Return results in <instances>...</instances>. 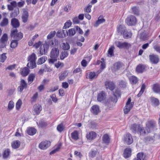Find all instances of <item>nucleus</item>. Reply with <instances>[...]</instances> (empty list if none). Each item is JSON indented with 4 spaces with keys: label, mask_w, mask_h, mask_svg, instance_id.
<instances>
[{
    "label": "nucleus",
    "mask_w": 160,
    "mask_h": 160,
    "mask_svg": "<svg viewBox=\"0 0 160 160\" xmlns=\"http://www.w3.org/2000/svg\"><path fill=\"white\" fill-rule=\"evenodd\" d=\"M125 21L128 25L132 26L135 25L137 23V20L134 16L130 15L127 18Z\"/></svg>",
    "instance_id": "0eeeda50"
},
{
    "label": "nucleus",
    "mask_w": 160,
    "mask_h": 160,
    "mask_svg": "<svg viewBox=\"0 0 160 160\" xmlns=\"http://www.w3.org/2000/svg\"><path fill=\"white\" fill-rule=\"evenodd\" d=\"M96 136V133L94 132H90L86 134V137L88 139L92 140L95 138Z\"/></svg>",
    "instance_id": "4be33fe9"
},
{
    "label": "nucleus",
    "mask_w": 160,
    "mask_h": 160,
    "mask_svg": "<svg viewBox=\"0 0 160 160\" xmlns=\"http://www.w3.org/2000/svg\"><path fill=\"white\" fill-rule=\"evenodd\" d=\"M11 24L12 27L15 28H18L20 24L19 20L16 18H12L11 20Z\"/></svg>",
    "instance_id": "f3484780"
},
{
    "label": "nucleus",
    "mask_w": 160,
    "mask_h": 160,
    "mask_svg": "<svg viewBox=\"0 0 160 160\" xmlns=\"http://www.w3.org/2000/svg\"><path fill=\"white\" fill-rule=\"evenodd\" d=\"M105 20L104 19L101 18L99 17L98 19V20L96 21L94 26L95 27H97L100 24L103 23L104 22Z\"/></svg>",
    "instance_id": "e433bc0d"
},
{
    "label": "nucleus",
    "mask_w": 160,
    "mask_h": 160,
    "mask_svg": "<svg viewBox=\"0 0 160 160\" xmlns=\"http://www.w3.org/2000/svg\"><path fill=\"white\" fill-rule=\"evenodd\" d=\"M149 59L151 62L153 64H157L159 61V58L158 55L152 54L149 56Z\"/></svg>",
    "instance_id": "9b49d317"
},
{
    "label": "nucleus",
    "mask_w": 160,
    "mask_h": 160,
    "mask_svg": "<svg viewBox=\"0 0 160 160\" xmlns=\"http://www.w3.org/2000/svg\"><path fill=\"white\" fill-rule=\"evenodd\" d=\"M37 123L39 127L42 128L45 127L47 125V123L44 121H40L39 122V123L37 122Z\"/></svg>",
    "instance_id": "6e6d98bb"
},
{
    "label": "nucleus",
    "mask_w": 160,
    "mask_h": 160,
    "mask_svg": "<svg viewBox=\"0 0 160 160\" xmlns=\"http://www.w3.org/2000/svg\"><path fill=\"white\" fill-rule=\"evenodd\" d=\"M59 54V50L58 48H53L50 52V57L51 58L48 60L50 63L53 64L57 60V58Z\"/></svg>",
    "instance_id": "f03ea898"
},
{
    "label": "nucleus",
    "mask_w": 160,
    "mask_h": 160,
    "mask_svg": "<svg viewBox=\"0 0 160 160\" xmlns=\"http://www.w3.org/2000/svg\"><path fill=\"white\" fill-rule=\"evenodd\" d=\"M133 13L137 15H139V10L138 8L137 7H133L131 8Z\"/></svg>",
    "instance_id": "a18cd8bd"
},
{
    "label": "nucleus",
    "mask_w": 160,
    "mask_h": 160,
    "mask_svg": "<svg viewBox=\"0 0 160 160\" xmlns=\"http://www.w3.org/2000/svg\"><path fill=\"white\" fill-rule=\"evenodd\" d=\"M131 150L130 148H126L123 153V156L125 158L129 157L131 155Z\"/></svg>",
    "instance_id": "7c9ffc66"
},
{
    "label": "nucleus",
    "mask_w": 160,
    "mask_h": 160,
    "mask_svg": "<svg viewBox=\"0 0 160 160\" xmlns=\"http://www.w3.org/2000/svg\"><path fill=\"white\" fill-rule=\"evenodd\" d=\"M113 96L114 97H109L107 100V102L108 103H110L111 102H113L116 103L118 100L117 97H120V91L117 89L115 90L114 92H113Z\"/></svg>",
    "instance_id": "423d86ee"
},
{
    "label": "nucleus",
    "mask_w": 160,
    "mask_h": 160,
    "mask_svg": "<svg viewBox=\"0 0 160 160\" xmlns=\"http://www.w3.org/2000/svg\"><path fill=\"white\" fill-rule=\"evenodd\" d=\"M122 67V64L119 62H117L114 64L112 69L114 71H116L119 70Z\"/></svg>",
    "instance_id": "cd10ccee"
},
{
    "label": "nucleus",
    "mask_w": 160,
    "mask_h": 160,
    "mask_svg": "<svg viewBox=\"0 0 160 160\" xmlns=\"http://www.w3.org/2000/svg\"><path fill=\"white\" fill-rule=\"evenodd\" d=\"M11 37L14 40L18 41L21 39L23 37V34L21 32H18L17 29L13 30L11 31Z\"/></svg>",
    "instance_id": "20e7f679"
},
{
    "label": "nucleus",
    "mask_w": 160,
    "mask_h": 160,
    "mask_svg": "<svg viewBox=\"0 0 160 160\" xmlns=\"http://www.w3.org/2000/svg\"><path fill=\"white\" fill-rule=\"evenodd\" d=\"M35 78V76L33 74H31L29 75L28 78V83L29 84H30L32 82Z\"/></svg>",
    "instance_id": "37998d69"
},
{
    "label": "nucleus",
    "mask_w": 160,
    "mask_h": 160,
    "mask_svg": "<svg viewBox=\"0 0 160 160\" xmlns=\"http://www.w3.org/2000/svg\"><path fill=\"white\" fill-rule=\"evenodd\" d=\"M140 127V125L138 124H133L131 126L130 129L133 132L136 133L138 132Z\"/></svg>",
    "instance_id": "412c9836"
},
{
    "label": "nucleus",
    "mask_w": 160,
    "mask_h": 160,
    "mask_svg": "<svg viewBox=\"0 0 160 160\" xmlns=\"http://www.w3.org/2000/svg\"><path fill=\"white\" fill-rule=\"evenodd\" d=\"M68 35V32L66 30H61L58 31L57 33V36L59 38H64Z\"/></svg>",
    "instance_id": "dca6fc26"
},
{
    "label": "nucleus",
    "mask_w": 160,
    "mask_h": 160,
    "mask_svg": "<svg viewBox=\"0 0 160 160\" xmlns=\"http://www.w3.org/2000/svg\"><path fill=\"white\" fill-rule=\"evenodd\" d=\"M22 101L20 99H19L16 103V108L17 110H19L22 104Z\"/></svg>",
    "instance_id": "680f3d73"
},
{
    "label": "nucleus",
    "mask_w": 160,
    "mask_h": 160,
    "mask_svg": "<svg viewBox=\"0 0 160 160\" xmlns=\"http://www.w3.org/2000/svg\"><path fill=\"white\" fill-rule=\"evenodd\" d=\"M68 55V53L67 51H64L62 52L60 55V58L62 60H63L65 58L67 57Z\"/></svg>",
    "instance_id": "13d9d810"
},
{
    "label": "nucleus",
    "mask_w": 160,
    "mask_h": 160,
    "mask_svg": "<svg viewBox=\"0 0 160 160\" xmlns=\"http://www.w3.org/2000/svg\"><path fill=\"white\" fill-rule=\"evenodd\" d=\"M64 129V127L62 124H60L58 125L57 127V130L59 132H61Z\"/></svg>",
    "instance_id": "e2e57ef3"
},
{
    "label": "nucleus",
    "mask_w": 160,
    "mask_h": 160,
    "mask_svg": "<svg viewBox=\"0 0 160 160\" xmlns=\"http://www.w3.org/2000/svg\"><path fill=\"white\" fill-rule=\"evenodd\" d=\"M98 75V72H89L88 74V78L89 79L92 80L96 78Z\"/></svg>",
    "instance_id": "473e14b6"
},
{
    "label": "nucleus",
    "mask_w": 160,
    "mask_h": 160,
    "mask_svg": "<svg viewBox=\"0 0 160 160\" xmlns=\"http://www.w3.org/2000/svg\"><path fill=\"white\" fill-rule=\"evenodd\" d=\"M152 89L153 92L157 93H160V86L158 84H155L153 85Z\"/></svg>",
    "instance_id": "c85d7f7f"
},
{
    "label": "nucleus",
    "mask_w": 160,
    "mask_h": 160,
    "mask_svg": "<svg viewBox=\"0 0 160 160\" xmlns=\"http://www.w3.org/2000/svg\"><path fill=\"white\" fill-rule=\"evenodd\" d=\"M47 59L46 57H42L38 59V62H37L38 64H41L44 63Z\"/></svg>",
    "instance_id": "603ef678"
},
{
    "label": "nucleus",
    "mask_w": 160,
    "mask_h": 160,
    "mask_svg": "<svg viewBox=\"0 0 160 160\" xmlns=\"http://www.w3.org/2000/svg\"><path fill=\"white\" fill-rule=\"evenodd\" d=\"M58 89V86H55L54 87L51 88L49 90L48 92H53Z\"/></svg>",
    "instance_id": "774afa93"
},
{
    "label": "nucleus",
    "mask_w": 160,
    "mask_h": 160,
    "mask_svg": "<svg viewBox=\"0 0 160 160\" xmlns=\"http://www.w3.org/2000/svg\"><path fill=\"white\" fill-rule=\"evenodd\" d=\"M20 142L18 140L13 141L12 143V146L13 148L17 149L20 146Z\"/></svg>",
    "instance_id": "c9c22d12"
},
{
    "label": "nucleus",
    "mask_w": 160,
    "mask_h": 160,
    "mask_svg": "<svg viewBox=\"0 0 160 160\" xmlns=\"http://www.w3.org/2000/svg\"><path fill=\"white\" fill-rule=\"evenodd\" d=\"M23 11L22 16V22L24 23H26L28 20L29 16L28 13V12L24 9H23Z\"/></svg>",
    "instance_id": "2eb2a0df"
},
{
    "label": "nucleus",
    "mask_w": 160,
    "mask_h": 160,
    "mask_svg": "<svg viewBox=\"0 0 160 160\" xmlns=\"http://www.w3.org/2000/svg\"><path fill=\"white\" fill-rule=\"evenodd\" d=\"M115 45L119 48L128 49L131 46L130 43L126 42H122L119 41H116L115 42Z\"/></svg>",
    "instance_id": "39448f33"
},
{
    "label": "nucleus",
    "mask_w": 160,
    "mask_h": 160,
    "mask_svg": "<svg viewBox=\"0 0 160 160\" xmlns=\"http://www.w3.org/2000/svg\"><path fill=\"white\" fill-rule=\"evenodd\" d=\"M62 48L64 50H68L70 49V46L68 42H63L62 45Z\"/></svg>",
    "instance_id": "09e8293b"
},
{
    "label": "nucleus",
    "mask_w": 160,
    "mask_h": 160,
    "mask_svg": "<svg viewBox=\"0 0 160 160\" xmlns=\"http://www.w3.org/2000/svg\"><path fill=\"white\" fill-rule=\"evenodd\" d=\"M76 32L74 28H71L68 30V35L70 36H73L75 34Z\"/></svg>",
    "instance_id": "052dcab7"
},
{
    "label": "nucleus",
    "mask_w": 160,
    "mask_h": 160,
    "mask_svg": "<svg viewBox=\"0 0 160 160\" xmlns=\"http://www.w3.org/2000/svg\"><path fill=\"white\" fill-rule=\"evenodd\" d=\"M37 58L36 55L34 53H32L28 58V63L27 66L31 68H33L36 66V60Z\"/></svg>",
    "instance_id": "7ed1b4c3"
},
{
    "label": "nucleus",
    "mask_w": 160,
    "mask_h": 160,
    "mask_svg": "<svg viewBox=\"0 0 160 160\" xmlns=\"http://www.w3.org/2000/svg\"><path fill=\"white\" fill-rule=\"evenodd\" d=\"M156 127V124L154 121H149L146 124V130L149 133L155 128Z\"/></svg>",
    "instance_id": "6e6552de"
},
{
    "label": "nucleus",
    "mask_w": 160,
    "mask_h": 160,
    "mask_svg": "<svg viewBox=\"0 0 160 160\" xmlns=\"http://www.w3.org/2000/svg\"><path fill=\"white\" fill-rule=\"evenodd\" d=\"M18 41L16 40H14L11 42L10 46L11 48H16L18 44Z\"/></svg>",
    "instance_id": "5fc2aeb1"
},
{
    "label": "nucleus",
    "mask_w": 160,
    "mask_h": 160,
    "mask_svg": "<svg viewBox=\"0 0 160 160\" xmlns=\"http://www.w3.org/2000/svg\"><path fill=\"white\" fill-rule=\"evenodd\" d=\"M8 23V19L4 18L0 23V26L2 27H4L7 25Z\"/></svg>",
    "instance_id": "c03bdc74"
},
{
    "label": "nucleus",
    "mask_w": 160,
    "mask_h": 160,
    "mask_svg": "<svg viewBox=\"0 0 160 160\" xmlns=\"http://www.w3.org/2000/svg\"><path fill=\"white\" fill-rule=\"evenodd\" d=\"M130 82L132 83L136 84L138 82L137 78L134 76H132L129 78Z\"/></svg>",
    "instance_id": "de8ad7c7"
},
{
    "label": "nucleus",
    "mask_w": 160,
    "mask_h": 160,
    "mask_svg": "<svg viewBox=\"0 0 160 160\" xmlns=\"http://www.w3.org/2000/svg\"><path fill=\"white\" fill-rule=\"evenodd\" d=\"M27 84L23 79H22L20 82V86L18 87V91L20 92H22L24 88H26Z\"/></svg>",
    "instance_id": "a211bd4d"
},
{
    "label": "nucleus",
    "mask_w": 160,
    "mask_h": 160,
    "mask_svg": "<svg viewBox=\"0 0 160 160\" xmlns=\"http://www.w3.org/2000/svg\"><path fill=\"white\" fill-rule=\"evenodd\" d=\"M97 153V149H92L89 153V156L92 158H94L95 157Z\"/></svg>",
    "instance_id": "79ce46f5"
},
{
    "label": "nucleus",
    "mask_w": 160,
    "mask_h": 160,
    "mask_svg": "<svg viewBox=\"0 0 160 160\" xmlns=\"http://www.w3.org/2000/svg\"><path fill=\"white\" fill-rule=\"evenodd\" d=\"M126 29V27L123 25H120L117 27V32L119 34H122Z\"/></svg>",
    "instance_id": "5701e85b"
},
{
    "label": "nucleus",
    "mask_w": 160,
    "mask_h": 160,
    "mask_svg": "<svg viewBox=\"0 0 160 160\" xmlns=\"http://www.w3.org/2000/svg\"><path fill=\"white\" fill-rule=\"evenodd\" d=\"M71 138L73 140L76 141L79 139V133L78 131H74L71 134Z\"/></svg>",
    "instance_id": "c756f323"
},
{
    "label": "nucleus",
    "mask_w": 160,
    "mask_h": 160,
    "mask_svg": "<svg viewBox=\"0 0 160 160\" xmlns=\"http://www.w3.org/2000/svg\"><path fill=\"white\" fill-rule=\"evenodd\" d=\"M33 108L34 111L37 114L40 113L42 109L41 106L39 104L35 105L33 106Z\"/></svg>",
    "instance_id": "a878e982"
},
{
    "label": "nucleus",
    "mask_w": 160,
    "mask_h": 160,
    "mask_svg": "<svg viewBox=\"0 0 160 160\" xmlns=\"http://www.w3.org/2000/svg\"><path fill=\"white\" fill-rule=\"evenodd\" d=\"M91 112L94 115H97L100 112V110L99 106L97 105L92 106L91 108Z\"/></svg>",
    "instance_id": "aec40b11"
},
{
    "label": "nucleus",
    "mask_w": 160,
    "mask_h": 160,
    "mask_svg": "<svg viewBox=\"0 0 160 160\" xmlns=\"http://www.w3.org/2000/svg\"><path fill=\"white\" fill-rule=\"evenodd\" d=\"M50 145V142L45 141L41 142L39 144V147L42 149H45Z\"/></svg>",
    "instance_id": "f8f14e48"
},
{
    "label": "nucleus",
    "mask_w": 160,
    "mask_h": 160,
    "mask_svg": "<svg viewBox=\"0 0 160 160\" xmlns=\"http://www.w3.org/2000/svg\"><path fill=\"white\" fill-rule=\"evenodd\" d=\"M21 74L23 76H27L30 72L29 69L26 67H25L23 68H21Z\"/></svg>",
    "instance_id": "bb28decb"
},
{
    "label": "nucleus",
    "mask_w": 160,
    "mask_h": 160,
    "mask_svg": "<svg viewBox=\"0 0 160 160\" xmlns=\"http://www.w3.org/2000/svg\"><path fill=\"white\" fill-rule=\"evenodd\" d=\"M6 54L3 53L0 56V62H3L7 58V57L5 55Z\"/></svg>",
    "instance_id": "0e129e2a"
},
{
    "label": "nucleus",
    "mask_w": 160,
    "mask_h": 160,
    "mask_svg": "<svg viewBox=\"0 0 160 160\" xmlns=\"http://www.w3.org/2000/svg\"><path fill=\"white\" fill-rule=\"evenodd\" d=\"M105 85L106 89H108L111 91L113 90L115 87V85L114 83L112 82L108 81H106L105 82Z\"/></svg>",
    "instance_id": "ddd939ff"
},
{
    "label": "nucleus",
    "mask_w": 160,
    "mask_h": 160,
    "mask_svg": "<svg viewBox=\"0 0 160 160\" xmlns=\"http://www.w3.org/2000/svg\"><path fill=\"white\" fill-rule=\"evenodd\" d=\"M123 140L124 142L128 145L132 144L133 142V139L131 134L128 133H126L124 136Z\"/></svg>",
    "instance_id": "9d476101"
},
{
    "label": "nucleus",
    "mask_w": 160,
    "mask_h": 160,
    "mask_svg": "<svg viewBox=\"0 0 160 160\" xmlns=\"http://www.w3.org/2000/svg\"><path fill=\"white\" fill-rule=\"evenodd\" d=\"M72 24V22L70 20L68 21L67 22L65 23L64 26L63 27V28L66 29L69 28L71 25Z\"/></svg>",
    "instance_id": "69168bd1"
},
{
    "label": "nucleus",
    "mask_w": 160,
    "mask_h": 160,
    "mask_svg": "<svg viewBox=\"0 0 160 160\" xmlns=\"http://www.w3.org/2000/svg\"><path fill=\"white\" fill-rule=\"evenodd\" d=\"M8 40V37L7 34L6 33L3 34L0 39V43L2 47H4L6 46Z\"/></svg>",
    "instance_id": "4468645a"
},
{
    "label": "nucleus",
    "mask_w": 160,
    "mask_h": 160,
    "mask_svg": "<svg viewBox=\"0 0 160 160\" xmlns=\"http://www.w3.org/2000/svg\"><path fill=\"white\" fill-rule=\"evenodd\" d=\"M145 88L146 85L144 84H143L141 86V90L137 95L138 97H140L141 95L143 93Z\"/></svg>",
    "instance_id": "3c124183"
},
{
    "label": "nucleus",
    "mask_w": 160,
    "mask_h": 160,
    "mask_svg": "<svg viewBox=\"0 0 160 160\" xmlns=\"http://www.w3.org/2000/svg\"><path fill=\"white\" fill-rule=\"evenodd\" d=\"M131 100L130 98H129L128 99L124 109V112L125 114H127L133 106V102H131Z\"/></svg>",
    "instance_id": "1a4fd4ad"
},
{
    "label": "nucleus",
    "mask_w": 160,
    "mask_h": 160,
    "mask_svg": "<svg viewBox=\"0 0 160 160\" xmlns=\"http://www.w3.org/2000/svg\"><path fill=\"white\" fill-rule=\"evenodd\" d=\"M68 74V72L67 71H65L61 73L60 75L59 76V79L60 81L63 80Z\"/></svg>",
    "instance_id": "49530a36"
},
{
    "label": "nucleus",
    "mask_w": 160,
    "mask_h": 160,
    "mask_svg": "<svg viewBox=\"0 0 160 160\" xmlns=\"http://www.w3.org/2000/svg\"><path fill=\"white\" fill-rule=\"evenodd\" d=\"M54 43L53 41L51 39H47L46 42L42 45L40 48V53L41 55L45 54L47 52L49 46H53Z\"/></svg>",
    "instance_id": "f257e3e1"
},
{
    "label": "nucleus",
    "mask_w": 160,
    "mask_h": 160,
    "mask_svg": "<svg viewBox=\"0 0 160 160\" xmlns=\"http://www.w3.org/2000/svg\"><path fill=\"white\" fill-rule=\"evenodd\" d=\"M145 69L144 66L142 65H138L136 68V71L138 73H142Z\"/></svg>",
    "instance_id": "58836bf2"
},
{
    "label": "nucleus",
    "mask_w": 160,
    "mask_h": 160,
    "mask_svg": "<svg viewBox=\"0 0 160 160\" xmlns=\"http://www.w3.org/2000/svg\"><path fill=\"white\" fill-rule=\"evenodd\" d=\"M19 13V10L18 8H17L14 9L10 14L11 17H15L17 16Z\"/></svg>",
    "instance_id": "72a5a7b5"
},
{
    "label": "nucleus",
    "mask_w": 160,
    "mask_h": 160,
    "mask_svg": "<svg viewBox=\"0 0 160 160\" xmlns=\"http://www.w3.org/2000/svg\"><path fill=\"white\" fill-rule=\"evenodd\" d=\"M102 139L103 142L107 144H108L110 143V138L108 135L107 134H105L103 135Z\"/></svg>",
    "instance_id": "2f4dec72"
},
{
    "label": "nucleus",
    "mask_w": 160,
    "mask_h": 160,
    "mask_svg": "<svg viewBox=\"0 0 160 160\" xmlns=\"http://www.w3.org/2000/svg\"><path fill=\"white\" fill-rule=\"evenodd\" d=\"M138 129L137 133L139 134L140 135H144L147 133H148V132L146 130V129L145 130L143 128L140 127Z\"/></svg>",
    "instance_id": "4c0bfd02"
},
{
    "label": "nucleus",
    "mask_w": 160,
    "mask_h": 160,
    "mask_svg": "<svg viewBox=\"0 0 160 160\" xmlns=\"http://www.w3.org/2000/svg\"><path fill=\"white\" fill-rule=\"evenodd\" d=\"M122 34L123 38L124 39H127L131 38L132 35V33L129 30L126 29L124 30Z\"/></svg>",
    "instance_id": "6ab92c4d"
},
{
    "label": "nucleus",
    "mask_w": 160,
    "mask_h": 160,
    "mask_svg": "<svg viewBox=\"0 0 160 160\" xmlns=\"http://www.w3.org/2000/svg\"><path fill=\"white\" fill-rule=\"evenodd\" d=\"M37 130L33 128H29L27 130V133L29 135H33L36 132Z\"/></svg>",
    "instance_id": "f704fd0d"
},
{
    "label": "nucleus",
    "mask_w": 160,
    "mask_h": 160,
    "mask_svg": "<svg viewBox=\"0 0 160 160\" xmlns=\"http://www.w3.org/2000/svg\"><path fill=\"white\" fill-rule=\"evenodd\" d=\"M10 153V150L8 148L5 149L2 154V157L4 158H7L9 156Z\"/></svg>",
    "instance_id": "ea45409f"
},
{
    "label": "nucleus",
    "mask_w": 160,
    "mask_h": 160,
    "mask_svg": "<svg viewBox=\"0 0 160 160\" xmlns=\"http://www.w3.org/2000/svg\"><path fill=\"white\" fill-rule=\"evenodd\" d=\"M60 147H61V145H58L56 149L53 150L50 153V155L53 154L55 153H56V152L58 151H59V149H60Z\"/></svg>",
    "instance_id": "338daca9"
},
{
    "label": "nucleus",
    "mask_w": 160,
    "mask_h": 160,
    "mask_svg": "<svg viewBox=\"0 0 160 160\" xmlns=\"http://www.w3.org/2000/svg\"><path fill=\"white\" fill-rule=\"evenodd\" d=\"M119 86L121 88H124L126 86V81L121 80L119 81Z\"/></svg>",
    "instance_id": "864d4df0"
},
{
    "label": "nucleus",
    "mask_w": 160,
    "mask_h": 160,
    "mask_svg": "<svg viewBox=\"0 0 160 160\" xmlns=\"http://www.w3.org/2000/svg\"><path fill=\"white\" fill-rule=\"evenodd\" d=\"M56 33V31H51L48 35L47 37V39H52Z\"/></svg>",
    "instance_id": "4d7b16f0"
},
{
    "label": "nucleus",
    "mask_w": 160,
    "mask_h": 160,
    "mask_svg": "<svg viewBox=\"0 0 160 160\" xmlns=\"http://www.w3.org/2000/svg\"><path fill=\"white\" fill-rule=\"evenodd\" d=\"M105 98V93L103 92H101L98 94L97 100L99 102H101L103 101Z\"/></svg>",
    "instance_id": "b1692460"
},
{
    "label": "nucleus",
    "mask_w": 160,
    "mask_h": 160,
    "mask_svg": "<svg viewBox=\"0 0 160 160\" xmlns=\"http://www.w3.org/2000/svg\"><path fill=\"white\" fill-rule=\"evenodd\" d=\"M145 156L143 153H139L137 154V158H135L134 160H144Z\"/></svg>",
    "instance_id": "a19ab883"
},
{
    "label": "nucleus",
    "mask_w": 160,
    "mask_h": 160,
    "mask_svg": "<svg viewBox=\"0 0 160 160\" xmlns=\"http://www.w3.org/2000/svg\"><path fill=\"white\" fill-rule=\"evenodd\" d=\"M14 107V102L12 101H10L9 102L8 105V109L9 110H12Z\"/></svg>",
    "instance_id": "bf43d9fd"
},
{
    "label": "nucleus",
    "mask_w": 160,
    "mask_h": 160,
    "mask_svg": "<svg viewBox=\"0 0 160 160\" xmlns=\"http://www.w3.org/2000/svg\"><path fill=\"white\" fill-rule=\"evenodd\" d=\"M150 100L154 106H157L159 104V102L158 99L153 97H151L150 98Z\"/></svg>",
    "instance_id": "393cba45"
},
{
    "label": "nucleus",
    "mask_w": 160,
    "mask_h": 160,
    "mask_svg": "<svg viewBox=\"0 0 160 160\" xmlns=\"http://www.w3.org/2000/svg\"><path fill=\"white\" fill-rule=\"evenodd\" d=\"M115 49L114 47L113 46H112L108 49V54L110 55V57L114 56V50Z\"/></svg>",
    "instance_id": "8fccbe9b"
}]
</instances>
